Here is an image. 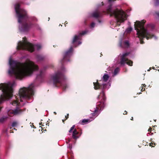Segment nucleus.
Wrapping results in <instances>:
<instances>
[{
    "mask_svg": "<svg viewBox=\"0 0 159 159\" xmlns=\"http://www.w3.org/2000/svg\"><path fill=\"white\" fill-rule=\"evenodd\" d=\"M9 65L8 71L9 74L16 79H21L24 77L29 75L30 73V60L20 63L14 61L11 57L9 61Z\"/></svg>",
    "mask_w": 159,
    "mask_h": 159,
    "instance_id": "nucleus-1",
    "label": "nucleus"
},
{
    "mask_svg": "<svg viewBox=\"0 0 159 159\" xmlns=\"http://www.w3.org/2000/svg\"><path fill=\"white\" fill-rule=\"evenodd\" d=\"M30 88L23 87L21 88L19 91V95L15 97V98L11 102V104L15 107V110H11L8 111V114L9 116H12L20 114L21 111L19 109L20 107L22 105L23 102H28L30 100Z\"/></svg>",
    "mask_w": 159,
    "mask_h": 159,
    "instance_id": "nucleus-2",
    "label": "nucleus"
},
{
    "mask_svg": "<svg viewBox=\"0 0 159 159\" xmlns=\"http://www.w3.org/2000/svg\"><path fill=\"white\" fill-rule=\"evenodd\" d=\"M145 22V20L141 21H137L134 24L135 29L137 32V37L139 39L141 44L144 43L142 40L145 38L147 40L151 38H154V40H157L158 39L156 36L151 33L152 31L154 28V25L149 24L145 27L144 24Z\"/></svg>",
    "mask_w": 159,
    "mask_h": 159,
    "instance_id": "nucleus-3",
    "label": "nucleus"
},
{
    "mask_svg": "<svg viewBox=\"0 0 159 159\" xmlns=\"http://www.w3.org/2000/svg\"><path fill=\"white\" fill-rule=\"evenodd\" d=\"M16 16L19 23V29L22 33L27 32L30 29L29 17L26 11L20 8V5L17 3L15 5Z\"/></svg>",
    "mask_w": 159,
    "mask_h": 159,
    "instance_id": "nucleus-4",
    "label": "nucleus"
},
{
    "mask_svg": "<svg viewBox=\"0 0 159 159\" xmlns=\"http://www.w3.org/2000/svg\"><path fill=\"white\" fill-rule=\"evenodd\" d=\"M110 72H106L103 75L101 80L98 82L97 81L96 82H94L93 85L95 89H100L102 91L98 96L97 98L102 102H103L104 103L106 100L105 91L107 90L111 86V83L109 81Z\"/></svg>",
    "mask_w": 159,
    "mask_h": 159,
    "instance_id": "nucleus-5",
    "label": "nucleus"
},
{
    "mask_svg": "<svg viewBox=\"0 0 159 159\" xmlns=\"http://www.w3.org/2000/svg\"><path fill=\"white\" fill-rule=\"evenodd\" d=\"M103 12H106L109 14L110 16L115 18L114 20H112L110 22L111 27L112 28L119 26L126 19V15L122 10L118 8L112 9L111 6H109L106 10L103 11Z\"/></svg>",
    "mask_w": 159,
    "mask_h": 159,
    "instance_id": "nucleus-6",
    "label": "nucleus"
},
{
    "mask_svg": "<svg viewBox=\"0 0 159 159\" xmlns=\"http://www.w3.org/2000/svg\"><path fill=\"white\" fill-rule=\"evenodd\" d=\"M65 68L62 67L61 70H58L50 75V77L46 80L49 84L53 83L54 85L57 87H61L64 90L68 88V85L64 78L63 72Z\"/></svg>",
    "mask_w": 159,
    "mask_h": 159,
    "instance_id": "nucleus-7",
    "label": "nucleus"
},
{
    "mask_svg": "<svg viewBox=\"0 0 159 159\" xmlns=\"http://www.w3.org/2000/svg\"><path fill=\"white\" fill-rule=\"evenodd\" d=\"M104 106L105 104L103 102H102L100 101H99L97 103L95 107L91 108L90 109V111L93 112L91 114L93 117L91 118L90 119L83 120L81 121L82 123H80L83 124L82 123H89L94 120L95 117L98 116Z\"/></svg>",
    "mask_w": 159,
    "mask_h": 159,
    "instance_id": "nucleus-8",
    "label": "nucleus"
},
{
    "mask_svg": "<svg viewBox=\"0 0 159 159\" xmlns=\"http://www.w3.org/2000/svg\"><path fill=\"white\" fill-rule=\"evenodd\" d=\"M129 52H125L122 54H120L115 59L114 62L117 65L120 64L124 65L126 63L130 66H132L133 62L128 59L127 56L129 54Z\"/></svg>",
    "mask_w": 159,
    "mask_h": 159,
    "instance_id": "nucleus-9",
    "label": "nucleus"
},
{
    "mask_svg": "<svg viewBox=\"0 0 159 159\" xmlns=\"http://www.w3.org/2000/svg\"><path fill=\"white\" fill-rule=\"evenodd\" d=\"M30 43L26 37L23 38L22 41H19L16 47L17 50H30Z\"/></svg>",
    "mask_w": 159,
    "mask_h": 159,
    "instance_id": "nucleus-10",
    "label": "nucleus"
},
{
    "mask_svg": "<svg viewBox=\"0 0 159 159\" xmlns=\"http://www.w3.org/2000/svg\"><path fill=\"white\" fill-rule=\"evenodd\" d=\"M87 32L88 31L86 30L83 31L82 33H79V34L76 35L75 36L72 41V43L74 47H76L81 44L82 42L81 40L82 36L87 33Z\"/></svg>",
    "mask_w": 159,
    "mask_h": 159,
    "instance_id": "nucleus-11",
    "label": "nucleus"
},
{
    "mask_svg": "<svg viewBox=\"0 0 159 159\" xmlns=\"http://www.w3.org/2000/svg\"><path fill=\"white\" fill-rule=\"evenodd\" d=\"M103 4V2H102L101 4L97 5L96 9L90 14V16L98 19L100 18L102 16V13L99 8Z\"/></svg>",
    "mask_w": 159,
    "mask_h": 159,
    "instance_id": "nucleus-12",
    "label": "nucleus"
},
{
    "mask_svg": "<svg viewBox=\"0 0 159 159\" xmlns=\"http://www.w3.org/2000/svg\"><path fill=\"white\" fill-rule=\"evenodd\" d=\"M73 54V48L71 46L70 48L66 51L63 54V58L62 60V62H65L69 61H70V57Z\"/></svg>",
    "mask_w": 159,
    "mask_h": 159,
    "instance_id": "nucleus-13",
    "label": "nucleus"
},
{
    "mask_svg": "<svg viewBox=\"0 0 159 159\" xmlns=\"http://www.w3.org/2000/svg\"><path fill=\"white\" fill-rule=\"evenodd\" d=\"M75 125H73L70 128L69 132V133L72 132V138L76 140L79 137V136L78 135L79 134L78 132L77 131L76 129H75Z\"/></svg>",
    "mask_w": 159,
    "mask_h": 159,
    "instance_id": "nucleus-14",
    "label": "nucleus"
},
{
    "mask_svg": "<svg viewBox=\"0 0 159 159\" xmlns=\"http://www.w3.org/2000/svg\"><path fill=\"white\" fill-rule=\"evenodd\" d=\"M30 75L32 73H35L38 71V66L30 61Z\"/></svg>",
    "mask_w": 159,
    "mask_h": 159,
    "instance_id": "nucleus-15",
    "label": "nucleus"
},
{
    "mask_svg": "<svg viewBox=\"0 0 159 159\" xmlns=\"http://www.w3.org/2000/svg\"><path fill=\"white\" fill-rule=\"evenodd\" d=\"M43 75L44 71L43 70H40L39 71V74L37 75V79L41 83L44 82V80L43 78Z\"/></svg>",
    "mask_w": 159,
    "mask_h": 159,
    "instance_id": "nucleus-16",
    "label": "nucleus"
},
{
    "mask_svg": "<svg viewBox=\"0 0 159 159\" xmlns=\"http://www.w3.org/2000/svg\"><path fill=\"white\" fill-rule=\"evenodd\" d=\"M30 52H32L35 50H39L42 47L40 44H34L30 43Z\"/></svg>",
    "mask_w": 159,
    "mask_h": 159,
    "instance_id": "nucleus-17",
    "label": "nucleus"
},
{
    "mask_svg": "<svg viewBox=\"0 0 159 159\" xmlns=\"http://www.w3.org/2000/svg\"><path fill=\"white\" fill-rule=\"evenodd\" d=\"M120 45L122 48H128L129 46V44L127 40H124L123 39V41L120 42Z\"/></svg>",
    "mask_w": 159,
    "mask_h": 159,
    "instance_id": "nucleus-18",
    "label": "nucleus"
},
{
    "mask_svg": "<svg viewBox=\"0 0 159 159\" xmlns=\"http://www.w3.org/2000/svg\"><path fill=\"white\" fill-rule=\"evenodd\" d=\"M35 92V88L33 84H30V100L31 99V96L34 95Z\"/></svg>",
    "mask_w": 159,
    "mask_h": 159,
    "instance_id": "nucleus-19",
    "label": "nucleus"
},
{
    "mask_svg": "<svg viewBox=\"0 0 159 159\" xmlns=\"http://www.w3.org/2000/svg\"><path fill=\"white\" fill-rule=\"evenodd\" d=\"M132 30V29L131 27H129L127 29L124 34V38H125V35L126 34L130 33Z\"/></svg>",
    "mask_w": 159,
    "mask_h": 159,
    "instance_id": "nucleus-20",
    "label": "nucleus"
},
{
    "mask_svg": "<svg viewBox=\"0 0 159 159\" xmlns=\"http://www.w3.org/2000/svg\"><path fill=\"white\" fill-rule=\"evenodd\" d=\"M120 70L119 68L118 67L116 68L114 70V72H112V73L113 74L112 75L113 76H114L116 75L119 72Z\"/></svg>",
    "mask_w": 159,
    "mask_h": 159,
    "instance_id": "nucleus-21",
    "label": "nucleus"
},
{
    "mask_svg": "<svg viewBox=\"0 0 159 159\" xmlns=\"http://www.w3.org/2000/svg\"><path fill=\"white\" fill-rule=\"evenodd\" d=\"M37 58L38 60L40 61L44 59L45 57L42 55H38L37 56Z\"/></svg>",
    "mask_w": 159,
    "mask_h": 159,
    "instance_id": "nucleus-22",
    "label": "nucleus"
},
{
    "mask_svg": "<svg viewBox=\"0 0 159 159\" xmlns=\"http://www.w3.org/2000/svg\"><path fill=\"white\" fill-rule=\"evenodd\" d=\"M7 117L6 116L3 117L0 119V122L3 123L7 119Z\"/></svg>",
    "mask_w": 159,
    "mask_h": 159,
    "instance_id": "nucleus-23",
    "label": "nucleus"
},
{
    "mask_svg": "<svg viewBox=\"0 0 159 159\" xmlns=\"http://www.w3.org/2000/svg\"><path fill=\"white\" fill-rule=\"evenodd\" d=\"M153 15L156 18H159V12L157 11L155 12L153 14Z\"/></svg>",
    "mask_w": 159,
    "mask_h": 159,
    "instance_id": "nucleus-24",
    "label": "nucleus"
},
{
    "mask_svg": "<svg viewBox=\"0 0 159 159\" xmlns=\"http://www.w3.org/2000/svg\"><path fill=\"white\" fill-rule=\"evenodd\" d=\"M155 5L156 6L159 5V0H154Z\"/></svg>",
    "mask_w": 159,
    "mask_h": 159,
    "instance_id": "nucleus-25",
    "label": "nucleus"
},
{
    "mask_svg": "<svg viewBox=\"0 0 159 159\" xmlns=\"http://www.w3.org/2000/svg\"><path fill=\"white\" fill-rule=\"evenodd\" d=\"M95 23L94 22H92V23L90 25V28H94L95 26Z\"/></svg>",
    "mask_w": 159,
    "mask_h": 159,
    "instance_id": "nucleus-26",
    "label": "nucleus"
},
{
    "mask_svg": "<svg viewBox=\"0 0 159 159\" xmlns=\"http://www.w3.org/2000/svg\"><path fill=\"white\" fill-rule=\"evenodd\" d=\"M30 19L32 21H35L37 20V19L34 17H30Z\"/></svg>",
    "mask_w": 159,
    "mask_h": 159,
    "instance_id": "nucleus-27",
    "label": "nucleus"
},
{
    "mask_svg": "<svg viewBox=\"0 0 159 159\" xmlns=\"http://www.w3.org/2000/svg\"><path fill=\"white\" fill-rule=\"evenodd\" d=\"M17 124V122H14L12 123V126L13 127H14L16 126Z\"/></svg>",
    "mask_w": 159,
    "mask_h": 159,
    "instance_id": "nucleus-28",
    "label": "nucleus"
},
{
    "mask_svg": "<svg viewBox=\"0 0 159 159\" xmlns=\"http://www.w3.org/2000/svg\"><path fill=\"white\" fill-rule=\"evenodd\" d=\"M69 148H70V149H71L72 148V144H71L70 145V144H69Z\"/></svg>",
    "mask_w": 159,
    "mask_h": 159,
    "instance_id": "nucleus-29",
    "label": "nucleus"
},
{
    "mask_svg": "<svg viewBox=\"0 0 159 159\" xmlns=\"http://www.w3.org/2000/svg\"><path fill=\"white\" fill-rule=\"evenodd\" d=\"M98 22H99V23H101L102 22V21H101V20H98Z\"/></svg>",
    "mask_w": 159,
    "mask_h": 159,
    "instance_id": "nucleus-30",
    "label": "nucleus"
},
{
    "mask_svg": "<svg viewBox=\"0 0 159 159\" xmlns=\"http://www.w3.org/2000/svg\"><path fill=\"white\" fill-rule=\"evenodd\" d=\"M70 141V139H69L68 140V141L66 142V143H69Z\"/></svg>",
    "mask_w": 159,
    "mask_h": 159,
    "instance_id": "nucleus-31",
    "label": "nucleus"
},
{
    "mask_svg": "<svg viewBox=\"0 0 159 159\" xmlns=\"http://www.w3.org/2000/svg\"><path fill=\"white\" fill-rule=\"evenodd\" d=\"M69 114H68L66 116V119H67L68 118Z\"/></svg>",
    "mask_w": 159,
    "mask_h": 159,
    "instance_id": "nucleus-32",
    "label": "nucleus"
},
{
    "mask_svg": "<svg viewBox=\"0 0 159 159\" xmlns=\"http://www.w3.org/2000/svg\"><path fill=\"white\" fill-rule=\"evenodd\" d=\"M151 70V68H150L149 69H148V71H150V70Z\"/></svg>",
    "mask_w": 159,
    "mask_h": 159,
    "instance_id": "nucleus-33",
    "label": "nucleus"
},
{
    "mask_svg": "<svg viewBox=\"0 0 159 159\" xmlns=\"http://www.w3.org/2000/svg\"><path fill=\"white\" fill-rule=\"evenodd\" d=\"M142 87V89H141V91H143V87Z\"/></svg>",
    "mask_w": 159,
    "mask_h": 159,
    "instance_id": "nucleus-34",
    "label": "nucleus"
},
{
    "mask_svg": "<svg viewBox=\"0 0 159 159\" xmlns=\"http://www.w3.org/2000/svg\"><path fill=\"white\" fill-rule=\"evenodd\" d=\"M152 144H153V143H152V142H151V143H150V146H152Z\"/></svg>",
    "mask_w": 159,
    "mask_h": 159,
    "instance_id": "nucleus-35",
    "label": "nucleus"
},
{
    "mask_svg": "<svg viewBox=\"0 0 159 159\" xmlns=\"http://www.w3.org/2000/svg\"><path fill=\"white\" fill-rule=\"evenodd\" d=\"M125 114H127V112L126 111H125Z\"/></svg>",
    "mask_w": 159,
    "mask_h": 159,
    "instance_id": "nucleus-36",
    "label": "nucleus"
},
{
    "mask_svg": "<svg viewBox=\"0 0 159 159\" xmlns=\"http://www.w3.org/2000/svg\"><path fill=\"white\" fill-rule=\"evenodd\" d=\"M125 114H127V112L126 111H125Z\"/></svg>",
    "mask_w": 159,
    "mask_h": 159,
    "instance_id": "nucleus-37",
    "label": "nucleus"
},
{
    "mask_svg": "<svg viewBox=\"0 0 159 159\" xmlns=\"http://www.w3.org/2000/svg\"><path fill=\"white\" fill-rule=\"evenodd\" d=\"M146 85H145V84H143V86H144V87H146Z\"/></svg>",
    "mask_w": 159,
    "mask_h": 159,
    "instance_id": "nucleus-38",
    "label": "nucleus"
},
{
    "mask_svg": "<svg viewBox=\"0 0 159 159\" xmlns=\"http://www.w3.org/2000/svg\"><path fill=\"white\" fill-rule=\"evenodd\" d=\"M133 117H132L131 118V120H133Z\"/></svg>",
    "mask_w": 159,
    "mask_h": 159,
    "instance_id": "nucleus-39",
    "label": "nucleus"
},
{
    "mask_svg": "<svg viewBox=\"0 0 159 159\" xmlns=\"http://www.w3.org/2000/svg\"><path fill=\"white\" fill-rule=\"evenodd\" d=\"M151 128H150L149 129H148V131H150L151 130Z\"/></svg>",
    "mask_w": 159,
    "mask_h": 159,
    "instance_id": "nucleus-40",
    "label": "nucleus"
},
{
    "mask_svg": "<svg viewBox=\"0 0 159 159\" xmlns=\"http://www.w3.org/2000/svg\"><path fill=\"white\" fill-rule=\"evenodd\" d=\"M32 23L31 24V23L30 22V27H31V25H32Z\"/></svg>",
    "mask_w": 159,
    "mask_h": 159,
    "instance_id": "nucleus-41",
    "label": "nucleus"
},
{
    "mask_svg": "<svg viewBox=\"0 0 159 159\" xmlns=\"http://www.w3.org/2000/svg\"><path fill=\"white\" fill-rule=\"evenodd\" d=\"M62 120L63 122H64V121H65V120Z\"/></svg>",
    "mask_w": 159,
    "mask_h": 159,
    "instance_id": "nucleus-42",
    "label": "nucleus"
},
{
    "mask_svg": "<svg viewBox=\"0 0 159 159\" xmlns=\"http://www.w3.org/2000/svg\"><path fill=\"white\" fill-rule=\"evenodd\" d=\"M54 113L55 114H56V113L55 112H54Z\"/></svg>",
    "mask_w": 159,
    "mask_h": 159,
    "instance_id": "nucleus-43",
    "label": "nucleus"
},
{
    "mask_svg": "<svg viewBox=\"0 0 159 159\" xmlns=\"http://www.w3.org/2000/svg\"><path fill=\"white\" fill-rule=\"evenodd\" d=\"M152 68H153V69H154V67H153Z\"/></svg>",
    "mask_w": 159,
    "mask_h": 159,
    "instance_id": "nucleus-44",
    "label": "nucleus"
},
{
    "mask_svg": "<svg viewBox=\"0 0 159 159\" xmlns=\"http://www.w3.org/2000/svg\"><path fill=\"white\" fill-rule=\"evenodd\" d=\"M30 127H31V128H32V126L31 125H30Z\"/></svg>",
    "mask_w": 159,
    "mask_h": 159,
    "instance_id": "nucleus-45",
    "label": "nucleus"
},
{
    "mask_svg": "<svg viewBox=\"0 0 159 159\" xmlns=\"http://www.w3.org/2000/svg\"><path fill=\"white\" fill-rule=\"evenodd\" d=\"M66 23V22H65V23ZM65 25H66V24H65Z\"/></svg>",
    "mask_w": 159,
    "mask_h": 159,
    "instance_id": "nucleus-46",
    "label": "nucleus"
}]
</instances>
